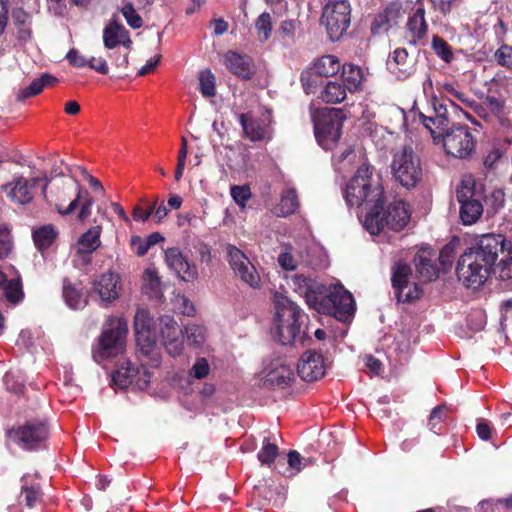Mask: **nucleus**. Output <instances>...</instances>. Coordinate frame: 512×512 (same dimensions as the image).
Returning <instances> with one entry per match:
<instances>
[{"mask_svg": "<svg viewBox=\"0 0 512 512\" xmlns=\"http://www.w3.org/2000/svg\"><path fill=\"white\" fill-rule=\"evenodd\" d=\"M501 280L512 278V243L500 234H484L468 249Z\"/></svg>", "mask_w": 512, "mask_h": 512, "instance_id": "obj_1", "label": "nucleus"}, {"mask_svg": "<svg viewBox=\"0 0 512 512\" xmlns=\"http://www.w3.org/2000/svg\"><path fill=\"white\" fill-rule=\"evenodd\" d=\"M274 305L276 310L274 336L277 340L283 345H290L297 339H301L306 315L296 303L279 292L274 294Z\"/></svg>", "mask_w": 512, "mask_h": 512, "instance_id": "obj_2", "label": "nucleus"}, {"mask_svg": "<svg viewBox=\"0 0 512 512\" xmlns=\"http://www.w3.org/2000/svg\"><path fill=\"white\" fill-rule=\"evenodd\" d=\"M382 195L380 183L373 177L372 168L367 164L358 168L344 190L346 203L350 207L365 204L371 206L370 208H377L382 202Z\"/></svg>", "mask_w": 512, "mask_h": 512, "instance_id": "obj_3", "label": "nucleus"}, {"mask_svg": "<svg viewBox=\"0 0 512 512\" xmlns=\"http://www.w3.org/2000/svg\"><path fill=\"white\" fill-rule=\"evenodd\" d=\"M381 203L377 208H370L363 220L364 228L371 235L386 234V230L395 232L405 228L410 220V210L401 200L392 202L384 211H380Z\"/></svg>", "mask_w": 512, "mask_h": 512, "instance_id": "obj_4", "label": "nucleus"}, {"mask_svg": "<svg viewBox=\"0 0 512 512\" xmlns=\"http://www.w3.org/2000/svg\"><path fill=\"white\" fill-rule=\"evenodd\" d=\"M42 193L45 198L54 203L61 215L71 214L83 195H88V191L71 176L51 178L49 182L45 180L42 184Z\"/></svg>", "mask_w": 512, "mask_h": 512, "instance_id": "obj_5", "label": "nucleus"}, {"mask_svg": "<svg viewBox=\"0 0 512 512\" xmlns=\"http://www.w3.org/2000/svg\"><path fill=\"white\" fill-rule=\"evenodd\" d=\"M127 322L123 318H109L105 323L93 358L97 363L122 356L126 348Z\"/></svg>", "mask_w": 512, "mask_h": 512, "instance_id": "obj_6", "label": "nucleus"}, {"mask_svg": "<svg viewBox=\"0 0 512 512\" xmlns=\"http://www.w3.org/2000/svg\"><path fill=\"white\" fill-rule=\"evenodd\" d=\"M391 171L395 180L406 188L415 187L423 175L420 158L410 146H403L395 151Z\"/></svg>", "mask_w": 512, "mask_h": 512, "instance_id": "obj_7", "label": "nucleus"}, {"mask_svg": "<svg viewBox=\"0 0 512 512\" xmlns=\"http://www.w3.org/2000/svg\"><path fill=\"white\" fill-rule=\"evenodd\" d=\"M324 314L333 315L340 321L348 320L355 311V303L352 294L343 285L337 283L325 292L318 299V305L314 308Z\"/></svg>", "mask_w": 512, "mask_h": 512, "instance_id": "obj_8", "label": "nucleus"}, {"mask_svg": "<svg viewBox=\"0 0 512 512\" xmlns=\"http://www.w3.org/2000/svg\"><path fill=\"white\" fill-rule=\"evenodd\" d=\"M440 143L447 156L455 159H469L476 150V135L466 125H456L447 129L441 136Z\"/></svg>", "mask_w": 512, "mask_h": 512, "instance_id": "obj_9", "label": "nucleus"}, {"mask_svg": "<svg viewBox=\"0 0 512 512\" xmlns=\"http://www.w3.org/2000/svg\"><path fill=\"white\" fill-rule=\"evenodd\" d=\"M345 117L337 108H325L314 117L315 137L324 149H331L339 140Z\"/></svg>", "mask_w": 512, "mask_h": 512, "instance_id": "obj_10", "label": "nucleus"}, {"mask_svg": "<svg viewBox=\"0 0 512 512\" xmlns=\"http://www.w3.org/2000/svg\"><path fill=\"white\" fill-rule=\"evenodd\" d=\"M351 5L349 0H325L321 23L331 41L339 40L350 26Z\"/></svg>", "mask_w": 512, "mask_h": 512, "instance_id": "obj_11", "label": "nucleus"}, {"mask_svg": "<svg viewBox=\"0 0 512 512\" xmlns=\"http://www.w3.org/2000/svg\"><path fill=\"white\" fill-rule=\"evenodd\" d=\"M491 273L493 269L469 250H466L458 260L457 276L466 287L476 289L482 286Z\"/></svg>", "mask_w": 512, "mask_h": 512, "instance_id": "obj_12", "label": "nucleus"}, {"mask_svg": "<svg viewBox=\"0 0 512 512\" xmlns=\"http://www.w3.org/2000/svg\"><path fill=\"white\" fill-rule=\"evenodd\" d=\"M457 198L460 203V218L463 224L476 223L483 213V206L476 194L473 179L468 178L461 181L457 188Z\"/></svg>", "mask_w": 512, "mask_h": 512, "instance_id": "obj_13", "label": "nucleus"}, {"mask_svg": "<svg viewBox=\"0 0 512 512\" xmlns=\"http://www.w3.org/2000/svg\"><path fill=\"white\" fill-rule=\"evenodd\" d=\"M45 177L26 178L22 175L15 176L9 183L2 186L6 196L15 204L25 205L30 203L36 192L37 187L43 184Z\"/></svg>", "mask_w": 512, "mask_h": 512, "instance_id": "obj_14", "label": "nucleus"}, {"mask_svg": "<svg viewBox=\"0 0 512 512\" xmlns=\"http://www.w3.org/2000/svg\"><path fill=\"white\" fill-rule=\"evenodd\" d=\"M245 137L250 141H269L272 138L271 114L269 111L261 115L243 113L239 115Z\"/></svg>", "mask_w": 512, "mask_h": 512, "instance_id": "obj_15", "label": "nucleus"}, {"mask_svg": "<svg viewBox=\"0 0 512 512\" xmlns=\"http://www.w3.org/2000/svg\"><path fill=\"white\" fill-rule=\"evenodd\" d=\"M228 262L240 279L252 288L260 286V276L248 257L236 246L228 244L225 248Z\"/></svg>", "mask_w": 512, "mask_h": 512, "instance_id": "obj_16", "label": "nucleus"}, {"mask_svg": "<svg viewBox=\"0 0 512 512\" xmlns=\"http://www.w3.org/2000/svg\"><path fill=\"white\" fill-rule=\"evenodd\" d=\"M412 277L411 268L401 262L394 265L392 271V284L395 289L398 301L407 302L418 299L421 295V288L410 279Z\"/></svg>", "mask_w": 512, "mask_h": 512, "instance_id": "obj_17", "label": "nucleus"}, {"mask_svg": "<svg viewBox=\"0 0 512 512\" xmlns=\"http://www.w3.org/2000/svg\"><path fill=\"white\" fill-rule=\"evenodd\" d=\"M154 322L145 309H138L134 317L136 343L142 354L151 355L156 348V333Z\"/></svg>", "mask_w": 512, "mask_h": 512, "instance_id": "obj_18", "label": "nucleus"}, {"mask_svg": "<svg viewBox=\"0 0 512 512\" xmlns=\"http://www.w3.org/2000/svg\"><path fill=\"white\" fill-rule=\"evenodd\" d=\"M101 227L94 226L83 233L74 245L73 262L77 267H83L91 262L92 253L100 246Z\"/></svg>", "mask_w": 512, "mask_h": 512, "instance_id": "obj_19", "label": "nucleus"}, {"mask_svg": "<svg viewBox=\"0 0 512 512\" xmlns=\"http://www.w3.org/2000/svg\"><path fill=\"white\" fill-rule=\"evenodd\" d=\"M159 321L160 337L166 351L171 356L180 355L184 347L182 329L171 316H162Z\"/></svg>", "mask_w": 512, "mask_h": 512, "instance_id": "obj_20", "label": "nucleus"}, {"mask_svg": "<svg viewBox=\"0 0 512 512\" xmlns=\"http://www.w3.org/2000/svg\"><path fill=\"white\" fill-rule=\"evenodd\" d=\"M293 379V369L280 359L270 362L261 372V380L266 387H285Z\"/></svg>", "mask_w": 512, "mask_h": 512, "instance_id": "obj_21", "label": "nucleus"}, {"mask_svg": "<svg viewBox=\"0 0 512 512\" xmlns=\"http://www.w3.org/2000/svg\"><path fill=\"white\" fill-rule=\"evenodd\" d=\"M14 437L24 449H33L47 439L48 430L44 422H28L15 431Z\"/></svg>", "mask_w": 512, "mask_h": 512, "instance_id": "obj_22", "label": "nucleus"}, {"mask_svg": "<svg viewBox=\"0 0 512 512\" xmlns=\"http://www.w3.org/2000/svg\"><path fill=\"white\" fill-rule=\"evenodd\" d=\"M298 375L304 381H316L325 374V363L322 354L306 351L299 359Z\"/></svg>", "mask_w": 512, "mask_h": 512, "instance_id": "obj_23", "label": "nucleus"}, {"mask_svg": "<svg viewBox=\"0 0 512 512\" xmlns=\"http://www.w3.org/2000/svg\"><path fill=\"white\" fill-rule=\"evenodd\" d=\"M290 285L295 292L305 297L307 304L313 309L325 292L324 285L303 275L292 276Z\"/></svg>", "mask_w": 512, "mask_h": 512, "instance_id": "obj_24", "label": "nucleus"}, {"mask_svg": "<svg viewBox=\"0 0 512 512\" xmlns=\"http://www.w3.org/2000/svg\"><path fill=\"white\" fill-rule=\"evenodd\" d=\"M165 261L183 281H193L198 277L197 268L183 256L178 248H170L165 252Z\"/></svg>", "mask_w": 512, "mask_h": 512, "instance_id": "obj_25", "label": "nucleus"}, {"mask_svg": "<svg viewBox=\"0 0 512 512\" xmlns=\"http://www.w3.org/2000/svg\"><path fill=\"white\" fill-rule=\"evenodd\" d=\"M224 64L231 73L243 79H250L255 73L252 59L235 51H228L224 55Z\"/></svg>", "mask_w": 512, "mask_h": 512, "instance_id": "obj_26", "label": "nucleus"}, {"mask_svg": "<svg viewBox=\"0 0 512 512\" xmlns=\"http://www.w3.org/2000/svg\"><path fill=\"white\" fill-rule=\"evenodd\" d=\"M103 44L107 49H114L118 45L130 48L132 41L129 32L119 22L112 20L103 29Z\"/></svg>", "mask_w": 512, "mask_h": 512, "instance_id": "obj_27", "label": "nucleus"}, {"mask_svg": "<svg viewBox=\"0 0 512 512\" xmlns=\"http://www.w3.org/2000/svg\"><path fill=\"white\" fill-rule=\"evenodd\" d=\"M387 64L391 72L398 74L399 77H406L414 70L415 59L408 54L406 49L397 48L393 51Z\"/></svg>", "mask_w": 512, "mask_h": 512, "instance_id": "obj_28", "label": "nucleus"}, {"mask_svg": "<svg viewBox=\"0 0 512 512\" xmlns=\"http://www.w3.org/2000/svg\"><path fill=\"white\" fill-rule=\"evenodd\" d=\"M119 277L114 273H105L95 282V290L102 301L111 302L119 297Z\"/></svg>", "mask_w": 512, "mask_h": 512, "instance_id": "obj_29", "label": "nucleus"}, {"mask_svg": "<svg viewBox=\"0 0 512 512\" xmlns=\"http://www.w3.org/2000/svg\"><path fill=\"white\" fill-rule=\"evenodd\" d=\"M299 208L297 192L293 187H286L280 197V202L275 206L273 213L278 217H287L294 214Z\"/></svg>", "mask_w": 512, "mask_h": 512, "instance_id": "obj_30", "label": "nucleus"}, {"mask_svg": "<svg viewBox=\"0 0 512 512\" xmlns=\"http://www.w3.org/2000/svg\"><path fill=\"white\" fill-rule=\"evenodd\" d=\"M341 69L339 59L334 55H324L313 62L312 70L315 74L323 77H331Z\"/></svg>", "mask_w": 512, "mask_h": 512, "instance_id": "obj_31", "label": "nucleus"}, {"mask_svg": "<svg viewBox=\"0 0 512 512\" xmlns=\"http://www.w3.org/2000/svg\"><path fill=\"white\" fill-rule=\"evenodd\" d=\"M348 89L338 80L328 81L320 93V98L329 104L341 103L347 96Z\"/></svg>", "mask_w": 512, "mask_h": 512, "instance_id": "obj_32", "label": "nucleus"}, {"mask_svg": "<svg viewBox=\"0 0 512 512\" xmlns=\"http://www.w3.org/2000/svg\"><path fill=\"white\" fill-rule=\"evenodd\" d=\"M342 80L349 92H355L361 88L365 79L364 73L359 66L348 64L342 67Z\"/></svg>", "mask_w": 512, "mask_h": 512, "instance_id": "obj_33", "label": "nucleus"}, {"mask_svg": "<svg viewBox=\"0 0 512 512\" xmlns=\"http://www.w3.org/2000/svg\"><path fill=\"white\" fill-rule=\"evenodd\" d=\"M0 290L10 303H18L23 298L22 285L20 280H7L6 275L0 270Z\"/></svg>", "mask_w": 512, "mask_h": 512, "instance_id": "obj_34", "label": "nucleus"}, {"mask_svg": "<svg viewBox=\"0 0 512 512\" xmlns=\"http://www.w3.org/2000/svg\"><path fill=\"white\" fill-rule=\"evenodd\" d=\"M142 290L150 298H159L162 294L161 280L153 267L144 271Z\"/></svg>", "mask_w": 512, "mask_h": 512, "instance_id": "obj_35", "label": "nucleus"}, {"mask_svg": "<svg viewBox=\"0 0 512 512\" xmlns=\"http://www.w3.org/2000/svg\"><path fill=\"white\" fill-rule=\"evenodd\" d=\"M63 297L66 304L72 309H82L87 304V297L82 289L66 281L63 285Z\"/></svg>", "mask_w": 512, "mask_h": 512, "instance_id": "obj_36", "label": "nucleus"}, {"mask_svg": "<svg viewBox=\"0 0 512 512\" xmlns=\"http://www.w3.org/2000/svg\"><path fill=\"white\" fill-rule=\"evenodd\" d=\"M56 82L57 79L53 75L47 73L43 74L41 77L34 79L27 88L21 90L18 93V99L24 100L31 96H35L39 94L44 87L53 86Z\"/></svg>", "mask_w": 512, "mask_h": 512, "instance_id": "obj_37", "label": "nucleus"}, {"mask_svg": "<svg viewBox=\"0 0 512 512\" xmlns=\"http://www.w3.org/2000/svg\"><path fill=\"white\" fill-rule=\"evenodd\" d=\"M13 24L16 26L17 37L26 41L31 36L30 24L31 19L28 13L23 9H16L12 13Z\"/></svg>", "mask_w": 512, "mask_h": 512, "instance_id": "obj_38", "label": "nucleus"}, {"mask_svg": "<svg viewBox=\"0 0 512 512\" xmlns=\"http://www.w3.org/2000/svg\"><path fill=\"white\" fill-rule=\"evenodd\" d=\"M407 27L413 34L414 38L420 39L425 36L427 32V24L425 21V10L423 7H418L413 15L409 17Z\"/></svg>", "mask_w": 512, "mask_h": 512, "instance_id": "obj_39", "label": "nucleus"}, {"mask_svg": "<svg viewBox=\"0 0 512 512\" xmlns=\"http://www.w3.org/2000/svg\"><path fill=\"white\" fill-rule=\"evenodd\" d=\"M415 265L417 273L420 278L424 282L432 281L438 276V269L432 263V261L424 256L423 254H418L415 258Z\"/></svg>", "mask_w": 512, "mask_h": 512, "instance_id": "obj_40", "label": "nucleus"}, {"mask_svg": "<svg viewBox=\"0 0 512 512\" xmlns=\"http://www.w3.org/2000/svg\"><path fill=\"white\" fill-rule=\"evenodd\" d=\"M136 367L132 366L129 361L123 362L121 367L117 369L112 375V382L119 388L123 389L133 384V372Z\"/></svg>", "mask_w": 512, "mask_h": 512, "instance_id": "obj_41", "label": "nucleus"}, {"mask_svg": "<svg viewBox=\"0 0 512 512\" xmlns=\"http://www.w3.org/2000/svg\"><path fill=\"white\" fill-rule=\"evenodd\" d=\"M56 230L52 225L43 226L33 232V240L39 250L48 248L56 237Z\"/></svg>", "mask_w": 512, "mask_h": 512, "instance_id": "obj_42", "label": "nucleus"}, {"mask_svg": "<svg viewBox=\"0 0 512 512\" xmlns=\"http://www.w3.org/2000/svg\"><path fill=\"white\" fill-rule=\"evenodd\" d=\"M419 120L423 124V126L430 132L433 142L435 144H440L441 136L446 131L445 128L447 124H438L436 121V116H426L423 113H419Z\"/></svg>", "mask_w": 512, "mask_h": 512, "instance_id": "obj_43", "label": "nucleus"}, {"mask_svg": "<svg viewBox=\"0 0 512 512\" xmlns=\"http://www.w3.org/2000/svg\"><path fill=\"white\" fill-rule=\"evenodd\" d=\"M305 466V459L297 451L293 450L288 453V466L284 470H279V473L292 477L298 474Z\"/></svg>", "mask_w": 512, "mask_h": 512, "instance_id": "obj_44", "label": "nucleus"}, {"mask_svg": "<svg viewBox=\"0 0 512 512\" xmlns=\"http://www.w3.org/2000/svg\"><path fill=\"white\" fill-rule=\"evenodd\" d=\"M187 341L194 347H200L206 341V329L198 324H188L185 327Z\"/></svg>", "mask_w": 512, "mask_h": 512, "instance_id": "obj_45", "label": "nucleus"}, {"mask_svg": "<svg viewBox=\"0 0 512 512\" xmlns=\"http://www.w3.org/2000/svg\"><path fill=\"white\" fill-rule=\"evenodd\" d=\"M439 87L441 89V92L445 93L447 96L452 97L451 104L455 109H459L462 111V109L459 108L458 105L454 103V100H457L461 103H464L467 106H471L473 103V100L469 99L463 92L457 90L453 84L444 82L442 84H439Z\"/></svg>", "mask_w": 512, "mask_h": 512, "instance_id": "obj_46", "label": "nucleus"}, {"mask_svg": "<svg viewBox=\"0 0 512 512\" xmlns=\"http://www.w3.org/2000/svg\"><path fill=\"white\" fill-rule=\"evenodd\" d=\"M279 449L276 444L265 440L263 446L257 454L258 460L262 465H271L277 458Z\"/></svg>", "mask_w": 512, "mask_h": 512, "instance_id": "obj_47", "label": "nucleus"}, {"mask_svg": "<svg viewBox=\"0 0 512 512\" xmlns=\"http://www.w3.org/2000/svg\"><path fill=\"white\" fill-rule=\"evenodd\" d=\"M258 37L261 41H267L272 32V20L269 13H262L255 23Z\"/></svg>", "mask_w": 512, "mask_h": 512, "instance_id": "obj_48", "label": "nucleus"}, {"mask_svg": "<svg viewBox=\"0 0 512 512\" xmlns=\"http://www.w3.org/2000/svg\"><path fill=\"white\" fill-rule=\"evenodd\" d=\"M200 91L205 97L215 95V76L209 70L202 71L199 75Z\"/></svg>", "mask_w": 512, "mask_h": 512, "instance_id": "obj_49", "label": "nucleus"}, {"mask_svg": "<svg viewBox=\"0 0 512 512\" xmlns=\"http://www.w3.org/2000/svg\"><path fill=\"white\" fill-rule=\"evenodd\" d=\"M210 373V365L206 358H197L191 369L189 370L190 379L201 380L206 378Z\"/></svg>", "mask_w": 512, "mask_h": 512, "instance_id": "obj_50", "label": "nucleus"}, {"mask_svg": "<svg viewBox=\"0 0 512 512\" xmlns=\"http://www.w3.org/2000/svg\"><path fill=\"white\" fill-rule=\"evenodd\" d=\"M299 28L300 21L298 19H286L281 22L279 33L283 40L293 41Z\"/></svg>", "mask_w": 512, "mask_h": 512, "instance_id": "obj_51", "label": "nucleus"}, {"mask_svg": "<svg viewBox=\"0 0 512 512\" xmlns=\"http://www.w3.org/2000/svg\"><path fill=\"white\" fill-rule=\"evenodd\" d=\"M278 264L282 269L287 271L296 269L298 260L293 255V249L291 246L283 247V250L278 256Z\"/></svg>", "mask_w": 512, "mask_h": 512, "instance_id": "obj_52", "label": "nucleus"}, {"mask_svg": "<svg viewBox=\"0 0 512 512\" xmlns=\"http://www.w3.org/2000/svg\"><path fill=\"white\" fill-rule=\"evenodd\" d=\"M121 13L124 16L126 22L130 27L133 29L140 28L143 24L142 18L139 16V14L134 9L133 5L130 3L125 4L122 9Z\"/></svg>", "mask_w": 512, "mask_h": 512, "instance_id": "obj_53", "label": "nucleus"}, {"mask_svg": "<svg viewBox=\"0 0 512 512\" xmlns=\"http://www.w3.org/2000/svg\"><path fill=\"white\" fill-rule=\"evenodd\" d=\"M231 196L233 200L241 207L246 206L247 201L251 198V191L248 186H233L231 188Z\"/></svg>", "mask_w": 512, "mask_h": 512, "instance_id": "obj_54", "label": "nucleus"}, {"mask_svg": "<svg viewBox=\"0 0 512 512\" xmlns=\"http://www.w3.org/2000/svg\"><path fill=\"white\" fill-rule=\"evenodd\" d=\"M12 250V240L6 226L0 225V259L6 258Z\"/></svg>", "mask_w": 512, "mask_h": 512, "instance_id": "obj_55", "label": "nucleus"}, {"mask_svg": "<svg viewBox=\"0 0 512 512\" xmlns=\"http://www.w3.org/2000/svg\"><path fill=\"white\" fill-rule=\"evenodd\" d=\"M356 158V154L353 149H345L339 156H337L335 165L337 170L342 171L352 166Z\"/></svg>", "mask_w": 512, "mask_h": 512, "instance_id": "obj_56", "label": "nucleus"}, {"mask_svg": "<svg viewBox=\"0 0 512 512\" xmlns=\"http://www.w3.org/2000/svg\"><path fill=\"white\" fill-rule=\"evenodd\" d=\"M133 378V384L137 388L143 390L148 386L151 376L148 370L142 365L140 367H136L135 372H133Z\"/></svg>", "mask_w": 512, "mask_h": 512, "instance_id": "obj_57", "label": "nucleus"}, {"mask_svg": "<svg viewBox=\"0 0 512 512\" xmlns=\"http://www.w3.org/2000/svg\"><path fill=\"white\" fill-rule=\"evenodd\" d=\"M495 57L500 65L505 66L509 69H512V47L511 46H508V45L501 46L497 50Z\"/></svg>", "mask_w": 512, "mask_h": 512, "instance_id": "obj_58", "label": "nucleus"}, {"mask_svg": "<svg viewBox=\"0 0 512 512\" xmlns=\"http://www.w3.org/2000/svg\"><path fill=\"white\" fill-rule=\"evenodd\" d=\"M66 59L69 63L77 68H83L89 66V59L83 56L77 49H71L66 55Z\"/></svg>", "mask_w": 512, "mask_h": 512, "instance_id": "obj_59", "label": "nucleus"}, {"mask_svg": "<svg viewBox=\"0 0 512 512\" xmlns=\"http://www.w3.org/2000/svg\"><path fill=\"white\" fill-rule=\"evenodd\" d=\"M363 362L367 368V372L371 375H380L383 370L382 362L372 355H365L363 357Z\"/></svg>", "mask_w": 512, "mask_h": 512, "instance_id": "obj_60", "label": "nucleus"}, {"mask_svg": "<svg viewBox=\"0 0 512 512\" xmlns=\"http://www.w3.org/2000/svg\"><path fill=\"white\" fill-rule=\"evenodd\" d=\"M175 309L184 315H192L194 313V306L191 301L184 295H178L175 299Z\"/></svg>", "mask_w": 512, "mask_h": 512, "instance_id": "obj_61", "label": "nucleus"}, {"mask_svg": "<svg viewBox=\"0 0 512 512\" xmlns=\"http://www.w3.org/2000/svg\"><path fill=\"white\" fill-rule=\"evenodd\" d=\"M433 48L437 55H439L445 61H449L452 57L450 47L442 39L435 37L433 39Z\"/></svg>", "mask_w": 512, "mask_h": 512, "instance_id": "obj_62", "label": "nucleus"}, {"mask_svg": "<svg viewBox=\"0 0 512 512\" xmlns=\"http://www.w3.org/2000/svg\"><path fill=\"white\" fill-rule=\"evenodd\" d=\"M487 108L495 115H502L504 112L505 103L503 100L494 96H487L484 101Z\"/></svg>", "mask_w": 512, "mask_h": 512, "instance_id": "obj_63", "label": "nucleus"}, {"mask_svg": "<svg viewBox=\"0 0 512 512\" xmlns=\"http://www.w3.org/2000/svg\"><path fill=\"white\" fill-rule=\"evenodd\" d=\"M22 495L25 498L26 505L32 507L40 498V491L38 487H23Z\"/></svg>", "mask_w": 512, "mask_h": 512, "instance_id": "obj_64", "label": "nucleus"}]
</instances>
